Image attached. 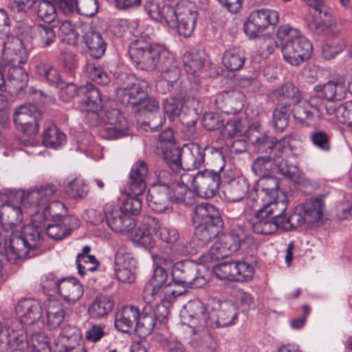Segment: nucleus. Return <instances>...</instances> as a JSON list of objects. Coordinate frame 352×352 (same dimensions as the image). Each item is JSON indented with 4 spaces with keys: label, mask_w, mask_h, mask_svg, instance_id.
<instances>
[{
    "label": "nucleus",
    "mask_w": 352,
    "mask_h": 352,
    "mask_svg": "<svg viewBox=\"0 0 352 352\" xmlns=\"http://www.w3.org/2000/svg\"><path fill=\"white\" fill-rule=\"evenodd\" d=\"M347 87L343 80H329L324 85V98L328 101H340L345 98Z\"/></svg>",
    "instance_id": "de8ad7c7"
},
{
    "label": "nucleus",
    "mask_w": 352,
    "mask_h": 352,
    "mask_svg": "<svg viewBox=\"0 0 352 352\" xmlns=\"http://www.w3.org/2000/svg\"><path fill=\"white\" fill-rule=\"evenodd\" d=\"M300 96L299 89L294 83L287 82L283 86L273 91L272 99L274 102L277 104H284L285 102H288L291 104Z\"/></svg>",
    "instance_id": "a19ab883"
},
{
    "label": "nucleus",
    "mask_w": 352,
    "mask_h": 352,
    "mask_svg": "<svg viewBox=\"0 0 352 352\" xmlns=\"http://www.w3.org/2000/svg\"><path fill=\"white\" fill-rule=\"evenodd\" d=\"M118 84L116 97L124 106L138 107L147 98V93L144 90V88L148 86L147 82H140L132 74H120Z\"/></svg>",
    "instance_id": "1a4fd4ad"
},
{
    "label": "nucleus",
    "mask_w": 352,
    "mask_h": 352,
    "mask_svg": "<svg viewBox=\"0 0 352 352\" xmlns=\"http://www.w3.org/2000/svg\"><path fill=\"white\" fill-rule=\"evenodd\" d=\"M309 140L319 151L323 153H329L331 151V135L329 133L320 129H315L310 133Z\"/></svg>",
    "instance_id": "6e6d98bb"
},
{
    "label": "nucleus",
    "mask_w": 352,
    "mask_h": 352,
    "mask_svg": "<svg viewBox=\"0 0 352 352\" xmlns=\"http://www.w3.org/2000/svg\"><path fill=\"white\" fill-rule=\"evenodd\" d=\"M84 40L93 58L98 59L104 55L107 43L100 32L89 31L86 32Z\"/></svg>",
    "instance_id": "37998d69"
},
{
    "label": "nucleus",
    "mask_w": 352,
    "mask_h": 352,
    "mask_svg": "<svg viewBox=\"0 0 352 352\" xmlns=\"http://www.w3.org/2000/svg\"><path fill=\"white\" fill-rule=\"evenodd\" d=\"M41 117V111L34 105H21L16 109L13 120L20 130L30 135L38 133Z\"/></svg>",
    "instance_id": "dca6fc26"
},
{
    "label": "nucleus",
    "mask_w": 352,
    "mask_h": 352,
    "mask_svg": "<svg viewBox=\"0 0 352 352\" xmlns=\"http://www.w3.org/2000/svg\"><path fill=\"white\" fill-rule=\"evenodd\" d=\"M80 341L79 329L75 326L67 325L54 340V352H72L80 347Z\"/></svg>",
    "instance_id": "a878e982"
},
{
    "label": "nucleus",
    "mask_w": 352,
    "mask_h": 352,
    "mask_svg": "<svg viewBox=\"0 0 352 352\" xmlns=\"http://www.w3.org/2000/svg\"><path fill=\"white\" fill-rule=\"evenodd\" d=\"M192 223L195 227V240L186 246L185 253L194 254L198 248L192 246L197 241L199 247H204L221 232L223 223L216 207L208 203L195 206L193 210Z\"/></svg>",
    "instance_id": "7ed1b4c3"
},
{
    "label": "nucleus",
    "mask_w": 352,
    "mask_h": 352,
    "mask_svg": "<svg viewBox=\"0 0 352 352\" xmlns=\"http://www.w3.org/2000/svg\"><path fill=\"white\" fill-rule=\"evenodd\" d=\"M280 221H282L280 229L287 231L296 229L306 223L305 217L300 206L296 207L288 217L286 216L285 212L282 214Z\"/></svg>",
    "instance_id": "4d7b16f0"
},
{
    "label": "nucleus",
    "mask_w": 352,
    "mask_h": 352,
    "mask_svg": "<svg viewBox=\"0 0 352 352\" xmlns=\"http://www.w3.org/2000/svg\"><path fill=\"white\" fill-rule=\"evenodd\" d=\"M156 63L155 69L162 75L166 74L170 76L173 79L179 78L180 72L176 60L168 51L162 47Z\"/></svg>",
    "instance_id": "e433bc0d"
},
{
    "label": "nucleus",
    "mask_w": 352,
    "mask_h": 352,
    "mask_svg": "<svg viewBox=\"0 0 352 352\" xmlns=\"http://www.w3.org/2000/svg\"><path fill=\"white\" fill-rule=\"evenodd\" d=\"M170 190L164 186L153 185L146 196L147 204L151 210L163 212L169 209Z\"/></svg>",
    "instance_id": "7c9ffc66"
},
{
    "label": "nucleus",
    "mask_w": 352,
    "mask_h": 352,
    "mask_svg": "<svg viewBox=\"0 0 352 352\" xmlns=\"http://www.w3.org/2000/svg\"><path fill=\"white\" fill-rule=\"evenodd\" d=\"M157 227L158 221L156 219L149 216L142 217L140 225L132 232L133 243L146 250L153 249L156 245L153 234H156Z\"/></svg>",
    "instance_id": "a211bd4d"
},
{
    "label": "nucleus",
    "mask_w": 352,
    "mask_h": 352,
    "mask_svg": "<svg viewBox=\"0 0 352 352\" xmlns=\"http://www.w3.org/2000/svg\"><path fill=\"white\" fill-rule=\"evenodd\" d=\"M36 39L42 48L50 47L56 41L54 28L48 25L39 24L36 26Z\"/></svg>",
    "instance_id": "13d9d810"
},
{
    "label": "nucleus",
    "mask_w": 352,
    "mask_h": 352,
    "mask_svg": "<svg viewBox=\"0 0 352 352\" xmlns=\"http://www.w3.org/2000/svg\"><path fill=\"white\" fill-rule=\"evenodd\" d=\"M258 135L259 137L252 135L254 142L258 144L261 152L272 153V164L276 171L290 179L297 178L299 175L298 167L282 158L283 151L289 144L291 137L285 136L277 140L276 138L266 135Z\"/></svg>",
    "instance_id": "0eeeda50"
},
{
    "label": "nucleus",
    "mask_w": 352,
    "mask_h": 352,
    "mask_svg": "<svg viewBox=\"0 0 352 352\" xmlns=\"http://www.w3.org/2000/svg\"><path fill=\"white\" fill-rule=\"evenodd\" d=\"M12 322L1 334L0 351L1 352H26L28 348V334L25 328L17 329Z\"/></svg>",
    "instance_id": "f3484780"
},
{
    "label": "nucleus",
    "mask_w": 352,
    "mask_h": 352,
    "mask_svg": "<svg viewBox=\"0 0 352 352\" xmlns=\"http://www.w3.org/2000/svg\"><path fill=\"white\" fill-rule=\"evenodd\" d=\"M140 309L135 306H124L115 316V327L122 333L135 331Z\"/></svg>",
    "instance_id": "2f4dec72"
},
{
    "label": "nucleus",
    "mask_w": 352,
    "mask_h": 352,
    "mask_svg": "<svg viewBox=\"0 0 352 352\" xmlns=\"http://www.w3.org/2000/svg\"><path fill=\"white\" fill-rule=\"evenodd\" d=\"M182 156L184 170L197 169L204 164L205 158L202 155L201 147L197 143L184 144L182 148Z\"/></svg>",
    "instance_id": "72a5a7b5"
},
{
    "label": "nucleus",
    "mask_w": 352,
    "mask_h": 352,
    "mask_svg": "<svg viewBox=\"0 0 352 352\" xmlns=\"http://www.w3.org/2000/svg\"><path fill=\"white\" fill-rule=\"evenodd\" d=\"M37 15L46 23H51L56 18L54 5L48 0H41L37 4Z\"/></svg>",
    "instance_id": "774afa93"
},
{
    "label": "nucleus",
    "mask_w": 352,
    "mask_h": 352,
    "mask_svg": "<svg viewBox=\"0 0 352 352\" xmlns=\"http://www.w3.org/2000/svg\"><path fill=\"white\" fill-rule=\"evenodd\" d=\"M202 155L204 157L205 166H217L215 170L222 171L223 168V156L220 149L206 146L201 148Z\"/></svg>",
    "instance_id": "bf43d9fd"
},
{
    "label": "nucleus",
    "mask_w": 352,
    "mask_h": 352,
    "mask_svg": "<svg viewBox=\"0 0 352 352\" xmlns=\"http://www.w3.org/2000/svg\"><path fill=\"white\" fill-rule=\"evenodd\" d=\"M292 113L294 118L301 123L312 121L315 116V112L310 109L307 100L302 99V96L293 102Z\"/></svg>",
    "instance_id": "5fc2aeb1"
},
{
    "label": "nucleus",
    "mask_w": 352,
    "mask_h": 352,
    "mask_svg": "<svg viewBox=\"0 0 352 352\" xmlns=\"http://www.w3.org/2000/svg\"><path fill=\"white\" fill-rule=\"evenodd\" d=\"M184 68L190 83V91L204 95L206 88L201 85V80L197 74L203 68L204 61L196 53L187 52L183 56Z\"/></svg>",
    "instance_id": "412c9836"
},
{
    "label": "nucleus",
    "mask_w": 352,
    "mask_h": 352,
    "mask_svg": "<svg viewBox=\"0 0 352 352\" xmlns=\"http://www.w3.org/2000/svg\"><path fill=\"white\" fill-rule=\"evenodd\" d=\"M69 222L70 220L57 221L56 222L44 221L43 226L45 228L46 233L50 238L60 240L71 233Z\"/></svg>",
    "instance_id": "3c124183"
},
{
    "label": "nucleus",
    "mask_w": 352,
    "mask_h": 352,
    "mask_svg": "<svg viewBox=\"0 0 352 352\" xmlns=\"http://www.w3.org/2000/svg\"><path fill=\"white\" fill-rule=\"evenodd\" d=\"M279 21L278 12L274 10L261 9L252 12L244 23V31L250 38L262 35L270 25Z\"/></svg>",
    "instance_id": "ddd939ff"
},
{
    "label": "nucleus",
    "mask_w": 352,
    "mask_h": 352,
    "mask_svg": "<svg viewBox=\"0 0 352 352\" xmlns=\"http://www.w3.org/2000/svg\"><path fill=\"white\" fill-rule=\"evenodd\" d=\"M259 124L257 123H253L251 124L248 129L245 131V136L248 139V140L251 142V144L257 149V151L259 153L263 154L262 156L258 157L252 164V169L253 172L257 175H260L265 170H268L269 168H271L272 164V153H270L267 152H261L259 150L258 145L256 142H254L252 135L259 137L258 135H265L260 132Z\"/></svg>",
    "instance_id": "c756f323"
},
{
    "label": "nucleus",
    "mask_w": 352,
    "mask_h": 352,
    "mask_svg": "<svg viewBox=\"0 0 352 352\" xmlns=\"http://www.w3.org/2000/svg\"><path fill=\"white\" fill-rule=\"evenodd\" d=\"M328 114H335L338 122L352 126V100L340 104L331 110L326 108Z\"/></svg>",
    "instance_id": "69168bd1"
},
{
    "label": "nucleus",
    "mask_w": 352,
    "mask_h": 352,
    "mask_svg": "<svg viewBox=\"0 0 352 352\" xmlns=\"http://www.w3.org/2000/svg\"><path fill=\"white\" fill-rule=\"evenodd\" d=\"M20 64H11L6 80V90L12 96L18 95L27 85L28 74Z\"/></svg>",
    "instance_id": "473e14b6"
},
{
    "label": "nucleus",
    "mask_w": 352,
    "mask_h": 352,
    "mask_svg": "<svg viewBox=\"0 0 352 352\" xmlns=\"http://www.w3.org/2000/svg\"><path fill=\"white\" fill-rule=\"evenodd\" d=\"M190 326L194 328L193 341L203 352H214L217 344L206 326H200L199 321L190 319Z\"/></svg>",
    "instance_id": "f704fd0d"
},
{
    "label": "nucleus",
    "mask_w": 352,
    "mask_h": 352,
    "mask_svg": "<svg viewBox=\"0 0 352 352\" xmlns=\"http://www.w3.org/2000/svg\"><path fill=\"white\" fill-rule=\"evenodd\" d=\"M129 124L125 117L117 109L108 110L102 135L108 140H115L129 134Z\"/></svg>",
    "instance_id": "aec40b11"
},
{
    "label": "nucleus",
    "mask_w": 352,
    "mask_h": 352,
    "mask_svg": "<svg viewBox=\"0 0 352 352\" xmlns=\"http://www.w3.org/2000/svg\"><path fill=\"white\" fill-rule=\"evenodd\" d=\"M248 191V186L244 179L231 180L223 187L224 198L229 202L241 201Z\"/></svg>",
    "instance_id": "4c0bfd02"
},
{
    "label": "nucleus",
    "mask_w": 352,
    "mask_h": 352,
    "mask_svg": "<svg viewBox=\"0 0 352 352\" xmlns=\"http://www.w3.org/2000/svg\"><path fill=\"white\" fill-rule=\"evenodd\" d=\"M168 25L175 28L179 35L190 36L193 32L197 20V10L195 3L188 0H180L175 6L165 10Z\"/></svg>",
    "instance_id": "6e6552de"
},
{
    "label": "nucleus",
    "mask_w": 352,
    "mask_h": 352,
    "mask_svg": "<svg viewBox=\"0 0 352 352\" xmlns=\"http://www.w3.org/2000/svg\"><path fill=\"white\" fill-rule=\"evenodd\" d=\"M35 72L38 76L42 78L43 80L49 85L59 87L63 84L60 72L49 62L44 60L38 62L35 66Z\"/></svg>",
    "instance_id": "c9c22d12"
},
{
    "label": "nucleus",
    "mask_w": 352,
    "mask_h": 352,
    "mask_svg": "<svg viewBox=\"0 0 352 352\" xmlns=\"http://www.w3.org/2000/svg\"><path fill=\"white\" fill-rule=\"evenodd\" d=\"M162 47L138 40L129 47V53L134 65L142 70L155 69Z\"/></svg>",
    "instance_id": "f8f14e48"
},
{
    "label": "nucleus",
    "mask_w": 352,
    "mask_h": 352,
    "mask_svg": "<svg viewBox=\"0 0 352 352\" xmlns=\"http://www.w3.org/2000/svg\"><path fill=\"white\" fill-rule=\"evenodd\" d=\"M114 302L109 296L98 295L89 306L88 311L91 318L100 319L111 311Z\"/></svg>",
    "instance_id": "a18cd8bd"
},
{
    "label": "nucleus",
    "mask_w": 352,
    "mask_h": 352,
    "mask_svg": "<svg viewBox=\"0 0 352 352\" xmlns=\"http://www.w3.org/2000/svg\"><path fill=\"white\" fill-rule=\"evenodd\" d=\"M0 198L3 201L0 207V222L3 231L8 229L16 230L23 219V212L29 206L25 199V192L21 190L3 189L0 191Z\"/></svg>",
    "instance_id": "423d86ee"
},
{
    "label": "nucleus",
    "mask_w": 352,
    "mask_h": 352,
    "mask_svg": "<svg viewBox=\"0 0 352 352\" xmlns=\"http://www.w3.org/2000/svg\"><path fill=\"white\" fill-rule=\"evenodd\" d=\"M79 95L84 96L85 102L90 111L95 112L102 107V100L100 90L92 83L78 88Z\"/></svg>",
    "instance_id": "79ce46f5"
},
{
    "label": "nucleus",
    "mask_w": 352,
    "mask_h": 352,
    "mask_svg": "<svg viewBox=\"0 0 352 352\" xmlns=\"http://www.w3.org/2000/svg\"><path fill=\"white\" fill-rule=\"evenodd\" d=\"M305 217L306 224L310 225L318 222L324 212V204L321 198L307 201L300 206Z\"/></svg>",
    "instance_id": "ea45409f"
},
{
    "label": "nucleus",
    "mask_w": 352,
    "mask_h": 352,
    "mask_svg": "<svg viewBox=\"0 0 352 352\" xmlns=\"http://www.w3.org/2000/svg\"><path fill=\"white\" fill-rule=\"evenodd\" d=\"M42 228L36 224L24 226L21 230H16L10 234L0 232V260L5 258L10 263H16L22 258L30 257L31 250L38 248L43 242Z\"/></svg>",
    "instance_id": "f257e3e1"
},
{
    "label": "nucleus",
    "mask_w": 352,
    "mask_h": 352,
    "mask_svg": "<svg viewBox=\"0 0 352 352\" xmlns=\"http://www.w3.org/2000/svg\"><path fill=\"white\" fill-rule=\"evenodd\" d=\"M170 199L173 202L182 203L186 206H190L195 201L194 194L188 187L181 185L174 181L170 187Z\"/></svg>",
    "instance_id": "864d4df0"
},
{
    "label": "nucleus",
    "mask_w": 352,
    "mask_h": 352,
    "mask_svg": "<svg viewBox=\"0 0 352 352\" xmlns=\"http://www.w3.org/2000/svg\"><path fill=\"white\" fill-rule=\"evenodd\" d=\"M137 261L133 253L126 246H120L116 252L114 266L136 267Z\"/></svg>",
    "instance_id": "338daca9"
},
{
    "label": "nucleus",
    "mask_w": 352,
    "mask_h": 352,
    "mask_svg": "<svg viewBox=\"0 0 352 352\" xmlns=\"http://www.w3.org/2000/svg\"><path fill=\"white\" fill-rule=\"evenodd\" d=\"M2 41L3 57L10 64H24L28 59V53L22 41L8 33Z\"/></svg>",
    "instance_id": "393cba45"
},
{
    "label": "nucleus",
    "mask_w": 352,
    "mask_h": 352,
    "mask_svg": "<svg viewBox=\"0 0 352 352\" xmlns=\"http://www.w3.org/2000/svg\"><path fill=\"white\" fill-rule=\"evenodd\" d=\"M15 309L19 320H15L13 322L25 328L27 332H31L32 328L43 324L40 322L43 309L38 301L31 298L23 299L19 302Z\"/></svg>",
    "instance_id": "2eb2a0df"
},
{
    "label": "nucleus",
    "mask_w": 352,
    "mask_h": 352,
    "mask_svg": "<svg viewBox=\"0 0 352 352\" xmlns=\"http://www.w3.org/2000/svg\"><path fill=\"white\" fill-rule=\"evenodd\" d=\"M245 57L243 51L236 48L227 50L222 57V63L229 71H238L243 67Z\"/></svg>",
    "instance_id": "09e8293b"
},
{
    "label": "nucleus",
    "mask_w": 352,
    "mask_h": 352,
    "mask_svg": "<svg viewBox=\"0 0 352 352\" xmlns=\"http://www.w3.org/2000/svg\"><path fill=\"white\" fill-rule=\"evenodd\" d=\"M211 304L208 311L201 300L190 301L186 306L188 317L199 320L200 326L213 329L230 327L237 322L239 312L235 305L216 298L211 300Z\"/></svg>",
    "instance_id": "f03ea898"
},
{
    "label": "nucleus",
    "mask_w": 352,
    "mask_h": 352,
    "mask_svg": "<svg viewBox=\"0 0 352 352\" xmlns=\"http://www.w3.org/2000/svg\"><path fill=\"white\" fill-rule=\"evenodd\" d=\"M276 36L283 58L291 65L298 66L311 57L312 45L298 29L287 24L280 25Z\"/></svg>",
    "instance_id": "20e7f679"
},
{
    "label": "nucleus",
    "mask_w": 352,
    "mask_h": 352,
    "mask_svg": "<svg viewBox=\"0 0 352 352\" xmlns=\"http://www.w3.org/2000/svg\"><path fill=\"white\" fill-rule=\"evenodd\" d=\"M58 193V188L52 184H46L40 186H36L26 193L25 192V199L30 208H33V211L30 212L32 216L36 213V208L41 206H46L49 201L55 198Z\"/></svg>",
    "instance_id": "5701e85b"
},
{
    "label": "nucleus",
    "mask_w": 352,
    "mask_h": 352,
    "mask_svg": "<svg viewBox=\"0 0 352 352\" xmlns=\"http://www.w3.org/2000/svg\"><path fill=\"white\" fill-rule=\"evenodd\" d=\"M156 91L162 94H166L168 92L171 94L175 91H179V89H184L182 86L179 79H173L170 76L163 74L157 79L155 84Z\"/></svg>",
    "instance_id": "0e129e2a"
},
{
    "label": "nucleus",
    "mask_w": 352,
    "mask_h": 352,
    "mask_svg": "<svg viewBox=\"0 0 352 352\" xmlns=\"http://www.w3.org/2000/svg\"><path fill=\"white\" fill-rule=\"evenodd\" d=\"M164 158L173 171L177 172L182 169V148L176 147L174 145L170 147L165 146L164 148Z\"/></svg>",
    "instance_id": "052dcab7"
},
{
    "label": "nucleus",
    "mask_w": 352,
    "mask_h": 352,
    "mask_svg": "<svg viewBox=\"0 0 352 352\" xmlns=\"http://www.w3.org/2000/svg\"><path fill=\"white\" fill-rule=\"evenodd\" d=\"M202 96L198 93L191 92L190 90L188 93L185 89H179V91H175L164 102V112L170 120H174L181 116L184 102L190 100L199 102Z\"/></svg>",
    "instance_id": "4be33fe9"
},
{
    "label": "nucleus",
    "mask_w": 352,
    "mask_h": 352,
    "mask_svg": "<svg viewBox=\"0 0 352 352\" xmlns=\"http://www.w3.org/2000/svg\"><path fill=\"white\" fill-rule=\"evenodd\" d=\"M290 104L285 102L284 104H277L273 111L272 123L274 129L278 132H283L289 124Z\"/></svg>",
    "instance_id": "8fccbe9b"
},
{
    "label": "nucleus",
    "mask_w": 352,
    "mask_h": 352,
    "mask_svg": "<svg viewBox=\"0 0 352 352\" xmlns=\"http://www.w3.org/2000/svg\"><path fill=\"white\" fill-rule=\"evenodd\" d=\"M287 205L284 202L265 204H253L246 203V210L253 212L254 218L252 223V229L256 234L269 235L280 229L281 214H284Z\"/></svg>",
    "instance_id": "39448f33"
},
{
    "label": "nucleus",
    "mask_w": 352,
    "mask_h": 352,
    "mask_svg": "<svg viewBox=\"0 0 352 352\" xmlns=\"http://www.w3.org/2000/svg\"><path fill=\"white\" fill-rule=\"evenodd\" d=\"M47 325L50 329L58 328L64 321L65 309L58 300H50L47 305Z\"/></svg>",
    "instance_id": "58836bf2"
},
{
    "label": "nucleus",
    "mask_w": 352,
    "mask_h": 352,
    "mask_svg": "<svg viewBox=\"0 0 352 352\" xmlns=\"http://www.w3.org/2000/svg\"><path fill=\"white\" fill-rule=\"evenodd\" d=\"M221 239L230 255L247 246L252 241L247 229L242 225L234 226L228 234L222 235Z\"/></svg>",
    "instance_id": "c85d7f7f"
},
{
    "label": "nucleus",
    "mask_w": 352,
    "mask_h": 352,
    "mask_svg": "<svg viewBox=\"0 0 352 352\" xmlns=\"http://www.w3.org/2000/svg\"><path fill=\"white\" fill-rule=\"evenodd\" d=\"M279 181L272 175L261 176L253 187V192L248 199L247 204L270 206L272 204L288 201L283 192L278 193Z\"/></svg>",
    "instance_id": "9d476101"
},
{
    "label": "nucleus",
    "mask_w": 352,
    "mask_h": 352,
    "mask_svg": "<svg viewBox=\"0 0 352 352\" xmlns=\"http://www.w3.org/2000/svg\"><path fill=\"white\" fill-rule=\"evenodd\" d=\"M28 340V347L31 352H51V347L49 344V338L41 333V325H37L32 329L31 332H27Z\"/></svg>",
    "instance_id": "49530a36"
},
{
    "label": "nucleus",
    "mask_w": 352,
    "mask_h": 352,
    "mask_svg": "<svg viewBox=\"0 0 352 352\" xmlns=\"http://www.w3.org/2000/svg\"><path fill=\"white\" fill-rule=\"evenodd\" d=\"M65 141V135L53 124L45 130L43 135V142L45 146L57 148Z\"/></svg>",
    "instance_id": "e2e57ef3"
},
{
    "label": "nucleus",
    "mask_w": 352,
    "mask_h": 352,
    "mask_svg": "<svg viewBox=\"0 0 352 352\" xmlns=\"http://www.w3.org/2000/svg\"><path fill=\"white\" fill-rule=\"evenodd\" d=\"M86 72L89 78L99 85H106L110 82L109 74L96 62H87Z\"/></svg>",
    "instance_id": "680f3d73"
},
{
    "label": "nucleus",
    "mask_w": 352,
    "mask_h": 352,
    "mask_svg": "<svg viewBox=\"0 0 352 352\" xmlns=\"http://www.w3.org/2000/svg\"><path fill=\"white\" fill-rule=\"evenodd\" d=\"M245 99V96L241 91L233 89L219 94L215 102L223 112L235 114L243 109Z\"/></svg>",
    "instance_id": "cd10ccee"
},
{
    "label": "nucleus",
    "mask_w": 352,
    "mask_h": 352,
    "mask_svg": "<svg viewBox=\"0 0 352 352\" xmlns=\"http://www.w3.org/2000/svg\"><path fill=\"white\" fill-rule=\"evenodd\" d=\"M104 212L107 223L114 232L124 233L135 228L133 218L125 213L120 207L106 205Z\"/></svg>",
    "instance_id": "b1692460"
},
{
    "label": "nucleus",
    "mask_w": 352,
    "mask_h": 352,
    "mask_svg": "<svg viewBox=\"0 0 352 352\" xmlns=\"http://www.w3.org/2000/svg\"><path fill=\"white\" fill-rule=\"evenodd\" d=\"M171 275L175 285L184 289L200 288L208 282L207 278L202 274L201 267L190 260L174 265Z\"/></svg>",
    "instance_id": "9b49d317"
},
{
    "label": "nucleus",
    "mask_w": 352,
    "mask_h": 352,
    "mask_svg": "<svg viewBox=\"0 0 352 352\" xmlns=\"http://www.w3.org/2000/svg\"><path fill=\"white\" fill-rule=\"evenodd\" d=\"M67 214V211L64 204L59 201L50 202L44 206L42 212L43 221L50 222L70 220Z\"/></svg>",
    "instance_id": "c03bdc74"
},
{
    "label": "nucleus",
    "mask_w": 352,
    "mask_h": 352,
    "mask_svg": "<svg viewBox=\"0 0 352 352\" xmlns=\"http://www.w3.org/2000/svg\"><path fill=\"white\" fill-rule=\"evenodd\" d=\"M156 324L157 322L151 311V307H145L142 313L140 312V317L137 321L135 332L143 336L149 335Z\"/></svg>",
    "instance_id": "603ef678"
},
{
    "label": "nucleus",
    "mask_w": 352,
    "mask_h": 352,
    "mask_svg": "<svg viewBox=\"0 0 352 352\" xmlns=\"http://www.w3.org/2000/svg\"><path fill=\"white\" fill-rule=\"evenodd\" d=\"M148 168L146 163L142 160L137 161L132 166L129 179L126 184L127 194L142 195L146 188V177Z\"/></svg>",
    "instance_id": "bb28decb"
},
{
    "label": "nucleus",
    "mask_w": 352,
    "mask_h": 352,
    "mask_svg": "<svg viewBox=\"0 0 352 352\" xmlns=\"http://www.w3.org/2000/svg\"><path fill=\"white\" fill-rule=\"evenodd\" d=\"M221 172L207 168L197 173L194 191L199 197L210 199L216 195L221 181Z\"/></svg>",
    "instance_id": "6ab92c4d"
},
{
    "label": "nucleus",
    "mask_w": 352,
    "mask_h": 352,
    "mask_svg": "<svg viewBox=\"0 0 352 352\" xmlns=\"http://www.w3.org/2000/svg\"><path fill=\"white\" fill-rule=\"evenodd\" d=\"M43 287L56 289L63 298L69 303L78 301L84 294L83 285L74 277L58 278L49 274Z\"/></svg>",
    "instance_id": "4468645a"
}]
</instances>
